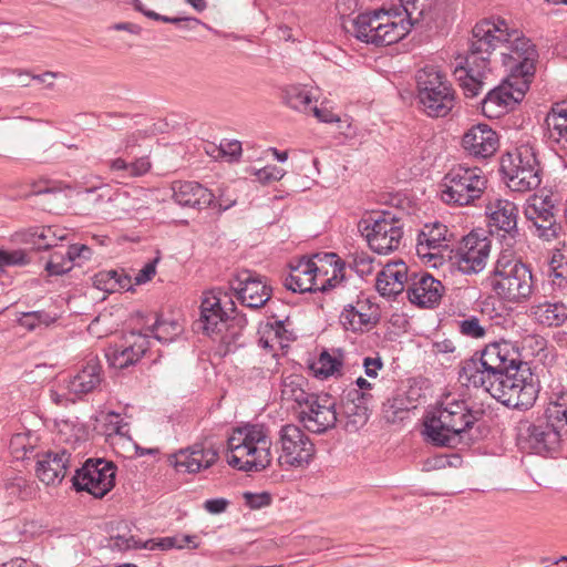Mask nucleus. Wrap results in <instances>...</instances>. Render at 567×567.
<instances>
[{
    "instance_id": "obj_6",
    "label": "nucleus",
    "mask_w": 567,
    "mask_h": 567,
    "mask_svg": "<svg viewBox=\"0 0 567 567\" xmlns=\"http://www.w3.org/2000/svg\"><path fill=\"white\" fill-rule=\"evenodd\" d=\"M417 103L429 117L447 116L455 106L456 94L445 73L425 65L415 74Z\"/></svg>"
},
{
    "instance_id": "obj_21",
    "label": "nucleus",
    "mask_w": 567,
    "mask_h": 567,
    "mask_svg": "<svg viewBox=\"0 0 567 567\" xmlns=\"http://www.w3.org/2000/svg\"><path fill=\"white\" fill-rule=\"evenodd\" d=\"M486 214L489 216L491 226H495L504 234L502 237L507 247H513L522 238L517 228L518 208L508 200L494 198L486 204Z\"/></svg>"
},
{
    "instance_id": "obj_5",
    "label": "nucleus",
    "mask_w": 567,
    "mask_h": 567,
    "mask_svg": "<svg viewBox=\"0 0 567 567\" xmlns=\"http://www.w3.org/2000/svg\"><path fill=\"white\" fill-rule=\"evenodd\" d=\"M486 282L501 299L509 302L524 301L533 291L532 270L507 249L498 256Z\"/></svg>"
},
{
    "instance_id": "obj_58",
    "label": "nucleus",
    "mask_w": 567,
    "mask_h": 567,
    "mask_svg": "<svg viewBox=\"0 0 567 567\" xmlns=\"http://www.w3.org/2000/svg\"><path fill=\"white\" fill-rule=\"evenodd\" d=\"M151 169V162L147 156H141L134 162L128 163V176L140 177L145 175Z\"/></svg>"
},
{
    "instance_id": "obj_19",
    "label": "nucleus",
    "mask_w": 567,
    "mask_h": 567,
    "mask_svg": "<svg viewBox=\"0 0 567 567\" xmlns=\"http://www.w3.org/2000/svg\"><path fill=\"white\" fill-rule=\"evenodd\" d=\"M227 303L228 301L223 305L221 289H212L203 293L198 324L204 334L215 339L223 332L224 326L233 317L228 313Z\"/></svg>"
},
{
    "instance_id": "obj_44",
    "label": "nucleus",
    "mask_w": 567,
    "mask_h": 567,
    "mask_svg": "<svg viewBox=\"0 0 567 567\" xmlns=\"http://www.w3.org/2000/svg\"><path fill=\"white\" fill-rule=\"evenodd\" d=\"M323 259L333 266V274L320 287H316V291L327 292L344 281L346 262L334 252L321 254Z\"/></svg>"
},
{
    "instance_id": "obj_60",
    "label": "nucleus",
    "mask_w": 567,
    "mask_h": 567,
    "mask_svg": "<svg viewBox=\"0 0 567 567\" xmlns=\"http://www.w3.org/2000/svg\"><path fill=\"white\" fill-rule=\"evenodd\" d=\"M229 505V502L226 498H210L205 501L203 507L210 514H221L224 513Z\"/></svg>"
},
{
    "instance_id": "obj_50",
    "label": "nucleus",
    "mask_w": 567,
    "mask_h": 567,
    "mask_svg": "<svg viewBox=\"0 0 567 567\" xmlns=\"http://www.w3.org/2000/svg\"><path fill=\"white\" fill-rule=\"evenodd\" d=\"M66 236L68 234L64 229L47 227L38 235V239L34 241V245L39 250L56 249L60 247L59 241L66 239Z\"/></svg>"
},
{
    "instance_id": "obj_33",
    "label": "nucleus",
    "mask_w": 567,
    "mask_h": 567,
    "mask_svg": "<svg viewBox=\"0 0 567 567\" xmlns=\"http://www.w3.org/2000/svg\"><path fill=\"white\" fill-rule=\"evenodd\" d=\"M545 124L549 140L567 150V101L553 104Z\"/></svg>"
},
{
    "instance_id": "obj_38",
    "label": "nucleus",
    "mask_w": 567,
    "mask_h": 567,
    "mask_svg": "<svg viewBox=\"0 0 567 567\" xmlns=\"http://www.w3.org/2000/svg\"><path fill=\"white\" fill-rule=\"evenodd\" d=\"M384 19V12L374 11L372 13H360L351 20V29L344 28L352 32L353 35L365 43H371L370 38L379 29L381 21Z\"/></svg>"
},
{
    "instance_id": "obj_59",
    "label": "nucleus",
    "mask_w": 567,
    "mask_h": 567,
    "mask_svg": "<svg viewBox=\"0 0 567 567\" xmlns=\"http://www.w3.org/2000/svg\"><path fill=\"white\" fill-rule=\"evenodd\" d=\"M158 258H155L144 265L134 278L135 285H143L150 281L156 274Z\"/></svg>"
},
{
    "instance_id": "obj_54",
    "label": "nucleus",
    "mask_w": 567,
    "mask_h": 567,
    "mask_svg": "<svg viewBox=\"0 0 567 567\" xmlns=\"http://www.w3.org/2000/svg\"><path fill=\"white\" fill-rule=\"evenodd\" d=\"M28 262L25 254L21 250L8 251L0 249V268L21 266Z\"/></svg>"
},
{
    "instance_id": "obj_55",
    "label": "nucleus",
    "mask_w": 567,
    "mask_h": 567,
    "mask_svg": "<svg viewBox=\"0 0 567 567\" xmlns=\"http://www.w3.org/2000/svg\"><path fill=\"white\" fill-rule=\"evenodd\" d=\"M373 259L367 254L355 255L350 268L353 269L361 278L373 271Z\"/></svg>"
},
{
    "instance_id": "obj_1",
    "label": "nucleus",
    "mask_w": 567,
    "mask_h": 567,
    "mask_svg": "<svg viewBox=\"0 0 567 567\" xmlns=\"http://www.w3.org/2000/svg\"><path fill=\"white\" fill-rule=\"evenodd\" d=\"M458 378L517 410L530 409L538 395V385L519 347L506 340L492 342L462 361Z\"/></svg>"
},
{
    "instance_id": "obj_15",
    "label": "nucleus",
    "mask_w": 567,
    "mask_h": 567,
    "mask_svg": "<svg viewBox=\"0 0 567 567\" xmlns=\"http://www.w3.org/2000/svg\"><path fill=\"white\" fill-rule=\"evenodd\" d=\"M279 443L281 454L278 457V462L280 465L302 467L308 465L315 456V444L309 436L295 424H286L280 429Z\"/></svg>"
},
{
    "instance_id": "obj_41",
    "label": "nucleus",
    "mask_w": 567,
    "mask_h": 567,
    "mask_svg": "<svg viewBox=\"0 0 567 567\" xmlns=\"http://www.w3.org/2000/svg\"><path fill=\"white\" fill-rule=\"evenodd\" d=\"M282 102L290 109L298 112H308L311 109L312 99L310 93L301 86L291 85L282 90Z\"/></svg>"
},
{
    "instance_id": "obj_13",
    "label": "nucleus",
    "mask_w": 567,
    "mask_h": 567,
    "mask_svg": "<svg viewBox=\"0 0 567 567\" xmlns=\"http://www.w3.org/2000/svg\"><path fill=\"white\" fill-rule=\"evenodd\" d=\"M115 466L103 458H89L75 470L72 484L75 491H85L95 498L104 497L115 485Z\"/></svg>"
},
{
    "instance_id": "obj_52",
    "label": "nucleus",
    "mask_w": 567,
    "mask_h": 567,
    "mask_svg": "<svg viewBox=\"0 0 567 567\" xmlns=\"http://www.w3.org/2000/svg\"><path fill=\"white\" fill-rule=\"evenodd\" d=\"M458 330L463 336L472 339H482L486 334V329L475 316L458 321Z\"/></svg>"
},
{
    "instance_id": "obj_49",
    "label": "nucleus",
    "mask_w": 567,
    "mask_h": 567,
    "mask_svg": "<svg viewBox=\"0 0 567 567\" xmlns=\"http://www.w3.org/2000/svg\"><path fill=\"white\" fill-rule=\"evenodd\" d=\"M72 268L73 265L70 264L63 246H60L51 252L45 265V270L49 276H61L69 272Z\"/></svg>"
},
{
    "instance_id": "obj_28",
    "label": "nucleus",
    "mask_w": 567,
    "mask_h": 567,
    "mask_svg": "<svg viewBox=\"0 0 567 567\" xmlns=\"http://www.w3.org/2000/svg\"><path fill=\"white\" fill-rule=\"evenodd\" d=\"M410 280L411 271L400 260L384 266L377 276L375 288L382 297L395 299L405 290V285H410Z\"/></svg>"
},
{
    "instance_id": "obj_64",
    "label": "nucleus",
    "mask_w": 567,
    "mask_h": 567,
    "mask_svg": "<svg viewBox=\"0 0 567 567\" xmlns=\"http://www.w3.org/2000/svg\"><path fill=\"white\" fill-rule=\"evenodd\" d=\"M107 276L104 271L97 272L93 278L94 286L100 290L112 291V284L107 280Z\"/></svg>"
},
{
    "instance_id": "obj_25",
    "label": "nucleus",
    "mask_w": 567,
    "mask_h": 567,
    "mask_svg": "<svg viewBox=\"0 0 567 567\" xmlns=\"http://www.w3.org/2000/svg\"><path fill=\"white\" fill-rule=\"evenodd\" d=\"M321 260V254L303 256L296 265L290 264V272L284 279L286 289L292 292H316V276L320 270L313 259Z\"/></svg>"
},
{
    "instance_id": "obj_18",
    "label": "nucleus",
    "mask_w": 567,
    "mask_h": 567,
    "mask_svg": "<svg viewBox=\"0 0 567 567\" xmlns=\"http://www.w3.org/2000/svg\"><path fill=\"white\" fill-rule=\"evenodd\" d=\"M336 406L337 401L331 394L317 393L301 410L299 419L308 431L321 434L336 426L339 420Z\"/></svg>"
},
{
    "instance_id": "obj_4",
    "label": "nucleus",
    "mask_w": 567,
    "mask_h": 567,
    "mask_svg": "<svg viewBox=\"0 0 567 567\" xmlns=\"http://www.w3.org/2000/svg\"><path fill=\"white\" fill-rule=\"evenodd\" d=\"M271 441L261 425L247 424L228 439V464L243 472H261L272 460Z\"/></svg>"
},
{
    "instance_id": "obj_34",
    "label": "nucleus",
    "mask_w": 567,
    "mask_h": 567,
    "mask_svg": "<svg viewBox=\"0 0 567 567\" xmlns=\"http://www.w3.org/2000/svg\"><path fill=\"white\" fill-rule=\"evenodd\" d=\"M532 82L533 79L523 78L517 74L514 75L511 72L502 81L498 87L503 100H505L507 111L513 110L522 102Z\"/></svg>"
},
{
    "instance_id": "obj_40",
    "label": "nucleus",
    "mask_w": 567,
    "mask_h": 567,
    "mask_svg": "<svg viewBox=\"0 0 567 567\" xmlns=\"http://www.w3.org/2000/svg\"><path fill=\"white\" fill-rule=\"evenodd\" d=\"M413 408L414 405H412L409 398L404 394H396L383 403V417L388 423H396L406 419Z\"/></svg>"
},
{
    "instance_id": "obj_8",
    "label": "nucleus",
    "mask_w": 567,
    "mask_h": 567,
    "mask_svg": "<svg viewBox=\"0 0 567 567\" xmlns=\"http://www.w3.org/2000/svg\"><path fill=\"white\" fill-rule=\"evenodd\" d=\"M501 172L507 186L514 192H528L537 188L542 183L539 162L534 148L528 145H522L515 154L503 157Z\"/></svg>"
},
{
    "instance_id": "obj_23",
    "label": "nucleus",
    "mask_w": 567,
    "mask_h": 567,
    "mask_svg": "<svg viewBox=\"0 0 567 567\" xmlns=\"http://www.w3.org/2000/svg\"><path fill=\"white\" fill-rule=\"evenodd\" d=\"M150 348L147 333L131 331L124 344L110 347L105 353L109 364L116 369H125L135 364Z\"/></svg>"
},
{
    "instance_id": "obj_53",
    "label": "nucleus",
    "mask_w": 567,
    "mask_h": 567,
    "mask_svg": "<svg viewBox=\"0 0 567 567\" xmlns=\"http://www.w3.org/2000/svg\"><path fill=\"white\" fill-rule=\"evenodd\" d=\"M243 497L245 499L246 506H248L251 509H260L262 507L269 506L272 501L271 494L268 492H245L243 494Z\"/></svg>"
},
{
    "instance_id": "obj_20",
    "label": "nucleus",
    "mask_w": 567,
    "mask_h": 567,
    "mask_svg": "<svg viewBox=\"0 0 567 567\" xmlns=\"http://www.w3.org/2000/svg\"><path fill=\"white\" fill-rule=\"evenodd\" d=\"M371 400L370 393L361 392L353 384L343 390L340 414L346 419L343 427L347 432L354 433L367 424L371 414Z\"/></svg>"
},
{
    "instance_id": "obj_62",
    "label": "nucleus",
    "mask_w": 567,
    "mask_h": 567,
    "mask_svg": "<svg viewBox=\"0 0 567 567\" xmlns=\"http://www.w3.org/2000/svg\"><path fill=\"white\" fill-rule=\"evenodd\" d=\"M111 172L116 173L117 177L126 178L128 176V163L123 158H115L109 162Z\"/></svg>"
},
{
    "instance_id": "obj_3",
    "label": "nucleus",
    "mask_w": 567,
    "mask_h": 567,
    "mask_svg": "<svg viewBox=\"0 0 567 567\" xmlns=\"http://www.w3.org/2000/svg\"><path fill=\"white\" fill-rule=\"evenodd\" d=\"M484 413L482 406L471 404L467 400L446 398L435 412L425 417L424 433L432 444L451 447L483 419Z\"/></svg>"
},
{
    "instance_id": "obj_27",
    "label": "nucleus",
    "mask_w": 567,
    "mask_h": 567,
    "mask_svg": "<svg viewBox=\"0 0 567 567\" xmlns=\"http://www.w3.org/2000/svg\"><path fill=\"white\" fill-rule=\"evenodd\" d=\"M71 466V453L66 450L48 451L37 462L38 478L47 485H58L65 477Z\"/></svg>"
},
{
    "instance_id": "obj_51",
    "label": "nucleus",
    "mask_w": 567,
    "mask_h": 567,
    "mask_svg": "<svg viewBox=\"0 0 567 567\" xmlns=\"http://www.w3.org/2000/svg\"><path fill=\"white\" fill-rule=\"evenodd\" d=\"M110 547L114 550L126 551L130 549L148 548L150 542H142L135 538L134 535L127 533L117 534L111 538Z\"/></svg>"
},
{
    "instance_id": "obj_43",
    "label": "nucleus",
    "mask_w": 567,
    "mask_h": 567,
    "mask_svg": "<svg viewBox=\"0 0 567 567\" xmlns=\"http://www.w3.org/2000/svg\"><path fill=\"white\" fill-rule=\"evenodd\" d=\"M550 421L559 429L563 437L567 436V392L556 394L545 410Z\"/></svg>"
},
{
    "instance_id": "obj_30",
    "label": "nucleus",
    "mask_w": 567,
    "mask_h": 567,
    "mask_svg": "<svg viewBox=\"0 0 567 567\" xmlns=\"http://www.w3.org/2000/svg\"><path fill=\"white\" fill-rule=\"evenodd\" d=\"M173 198L182 207L203 209L214 203V194L194 181H176L172 184Z\"/></svg>"
},
{
    "instance_id": "obj_22",
    "label": "nucleus",
    "mask_w": 567,
    "mask_h": 567,
    "mask_svg": "<svg viewBox=\"0 0 567 567\" xmlns=\"http://www.w3.org/2000/svg\"><path fill=\"white\" fill-rule=\"evenodd\" d=\"M444 291L442 282L431 274L411 271L410 285L406 289V296L411 303L420 308H434L440 303Z\"/></svg>"
},
{
    "instance_id": "obj_17",
    "label": "nucleus",
    "mask_w": 567,
    "mask_h": 567,
    "mask_svg": "<svg viewBox=\"0 0 567 567\" xmlns=\"http://www.w3.org/2000/svg\"><path fill=\"white\" fill-rule=\"evenodd\" d=\"M237 300L250 309H259L270 300L272 289L259 274L243 269L229 281Z\"/></svg>"
},
{
    "instance_id": "obj_24",
    "label": "nucleus",
    "mask_w": 567,
    "mask_h": 567,
    "mask_svg": "<svg viewBox=\"0 0 567 567\" xmlns=\"http://www.w3.org/2000/svg\"><path fill=\"white\" fill-rule=\"evenodd\" d=\"M169 460L177 472L194 474L213 466L218 460V452L204 444H194L174 453Z\"/></svg>"
},
{
    "instance_id": "obj_61",
    "label": "nucleus",
    "mask_w": 567,
    "mask_h": 567,
    "mask_svg": "<svg viewBox=\"0 0 567 567\" xmlns=\"http://www.w3.org/2000/svg\"><path fill=\"white\" fill-rule=\"evenodd\" d=\"M383 362L380 357L370 358L367 357L363 359V368L364 372L369 378H375L378 375V371L382 369Z\"/></svg>"
},
{
    "instance_id": "obj_56",
    "label": "nucleus",
    "mask_w": 567,
    "mask_h": 567,
    "mask_svg": "<svg viewBox=\"0 0 567 567\" xmlns=\"http://www.w3.org/2000/svg\"><path fill=\"white\" fill-rule=\"evenodd\" d=\"M147 542H150L147 549H151V550H154V549L167 550L171 548H177V549L185 548V544H182L179 542V535L167 536V537L159 538L157 540L148 539Z\"/></svg>"
},
{
    "instance_id": "obj_36",
    "label": "nucleus",
    "mask_w": 567,
    "mask_h": 567,
    "mask_svg": "<svg viewBox=\"0 0 567 567\" xmlns=\"http://www.w3.org/2000/svg\"><path fill=\"white\" fill-rule=\"evenodd\" d=\"M379 318H372L371 315L363 312L362 308H357L352 303L344 306L340 315V323L347 331L363 332L374 327Z\"/></svg>"
},
{
    "instance_id": "obj_11",
    "label": "nucleus",
    "mask_w": 567,
    "mask_h": 567,
    "mask_svg": "<svg viewBox=\"0 0 567 567\" xmlns=\"http://www.w3.org/2000/svg\"><path fill=\"white\" fill-rule=\"evenodd\" d=\"M410 27L436 31L453 19L455 0H400Z\"/></svg>"
},
{
    "instance_id": "obj_37",
    "label": "nucleus",
    "mask_w": 567,
    "mask_h": 567,
    "mask_svg": "<svg viewBox=\"0 0 567 567\" xmlns=\"http://www.w3.org/2000/svg\"><path fill=\"white\" fill-rule=\"evenodd\" d=\"M535 319L546 327H560L567 320V307L561 301H545L533 307Z\"/></svg>"
},
{
    "instance_id": "obj_45",
    "label": "nucleus",
    "mask_w": 567,
    "mask_h": 567,
    "mask_svg": "<svg viewBox=\"0 0 567 567\" xmlns=\"http://www.w3.org/2000/svg\"><path fill=\"white\" fill-rule=\"evenodd\" d=\"M153 338L162 343L172 342L182 332L178 322L174 320H163L159 317L147 328Z\"/></svg>"
},
{
    "instance_id": "obj_2",
    "label": "nucleus",
    "mask_w": 567,
    "mask_h": 567,
    "mask_svg": "<svg viewBox=\"0 0 567 567\" xmlns=\"http://www.w3.org/2000/svg\"><path fill=\"white\" fill-rule=\"evenodd\" d=\"M508 35V23L502 18L483 19L472 29L468 49L454 74L466 97L477 96L485 86L492 52Z\"/></svg>"
},
{
    "instance_id": "obj_47",
    "label": "nucleus",
    "mask_w": 567,
    "mask_h": 567,
    "mask_svg": "<svg viewBox=\"0 0 567 567\" xmlns=\"http://www.w3.org/2000/svg\"><path fill=\"white\" fill-rule=\"evenodd\" d=\"M131 1V4L134 7V9L141 13H143L145 17L152 19V20H155V21H161V22H164V23H172V24H177L179 25L181 23L185 22L186 24L183 25V28L185 29H190L192 27L189 25V23H194L195 25H198L200 24V20L197 19V18H189V17H185V18H171V17H167V16H162L153 10H147L145 8V6L143 4V2L141 0H130Z\"/></svg>"
},
{
    "instance_id": "obj_29",
    "label": "nucleus",
    "mask_w": 567,
    "mask_h": 567,
    "mask_svg": "<svg viewBox=\"0 0 567 567\" xmlns=\"http://www.w3.org/2000/svg\"><path fill=\"white\" fill-rule=\"evenodd\" d=\"M402 12L404 11L400 8V3L393 4L384 12V19L381 21L379 29L370 38L371 44L382 47L391 45L409 34L412 27L408 24V18L400 19L399 22L391 20V16L394 18L401 17Z\"/></svg>"
},
{
    "instance_id": "obj_14",
    "label": "nucleus",
    "mask_w": 567,
    "mask_h": 567,
    "mask_svg": "<svg viewBox=\"0 0 567 567\" xmlns=\"http://www.w3.org/2000/svg\"><path fill=\"white\" fill-rule=\"evenodd\" d=\"M558 208L553 195H532L525 204L524 215L534 227V235L545 241L557 239L561 225L557 220Z\"/></svg>"
},
{
    "instance_id": "obj_7",
    "label": "nucleus",
    "mask_w": 567,
    "mask_h": 567,
    "mask_svg": "<svg viewBox=\"0 0 567 567\" xmlns=\"http://www.w3.org/2000/svg\"><path fill=\"white\" fill-rule=\"evenodd\" d=\"M358 228L369 247L379 255L396 250L403 237V223L391 210L373 212L363 217Z\"/></svg>"
},
{
    "instance_id": "obj_26",
    "label": "nucleus",
    "mask_w": 567,
    "mask_h": 567,
    "mask_svg": "<svg viewBox=\"0 0 567 567\" xmlns=\"http://www.w3.org/2000/svg\"><path fill=\"white\" fill-rule=\"evenodd\" d=\"M499 145L498 136L486 124L472 126L462 138L464 151L475 158H487L494 155Z\"/></svg>"
},
{
    "instance_id": "obj_31",
    "label": "nucleus",
    "mask_w": 567,
    "mask_h": 567,
    "mask_svg": "<svg viewBox=\"0 0 567 567\" xmlns=\"http://www.w3.org/2000/svg\"><path fill=\"white\" fill-rule=\"evenodd\" d=\"M102 364L96 358H90L83 368L69 381L71 393L83 396L95 391L103 381Z\"/></svg>"
},
{
    "instance_id": "obj_12",
    "label": "nucleus",
    "mask_w": 567,
    "mask_h": 567,
    "mask_svg": "<svg viewBox=\"0 0 567 567\" xmlns=\"http://www.w3.org/2000/svg\"><path fill=\"white\" fill-rule=\"evenodd\" d=\"M502 45L506 48V51L502 52V56L503 64L508 71L514 75L534 79L538 51L532 40L519 30L508 25V35H505Z\"/></svg>"
},
{
    "instance_id": "obj_16",
    "label": "nucleus",
    "mask_w": 567,
    "mask_h": 567,
    "mask_svg": "<svg viewBox=\"0 0 567 567\" xmlns=\"http://www.w3.org/2000/svg\"><path fill=\"white\" fill-rule=\"evenodd\" d=\"M489 251L491 240L472 231L460 241L451 257V266L464 275L478 274L485 268Z\"/></svg>"
},
{
    "instance_id": "obj_57",
    "label": "nucleus",
    "mask_w": 567,
    "mask_h": 567,
    "mask_svg": "<svg viewBox=\"0 0 567 567\" xmlns=\"http://www.w3.org/2000/svg\"><path fill=\"white\" fill-rule=\"evenodd\" d=\"M284 169L275 165L265 166L264 168L258 169L256 173L257 178L264 184L280 181L284 177Z\"/></svg>"
},
{
    "instance_id": "obj_48",
    "label": "nucleus",
    "mask_w": 567,
    "mask_h": 567,
    "mask_svg": "<svg viewBox=\"0 0 567 567\" xmlns=\"http://www.w3.org/2000/svg\"><path fill=\"white\" fill-rule=\"evenodd\" d=\"M56 319V313H50L44 310H37L21 313L18 322L21 327L32 331L40 326L49 327L55 322Z\"/></svg>"
},
{
    "instance_id": "obj_10",
    "label": "nucleus",
    "mask_w": 567,
    "mask_h": 567,
    "mask_svg": "<svg viewBox=\"0 0 567 567\" xmlns=\"http://www.w3.org/2000/svg\"><path fill=\"white\" fill-rule=\"evenodd\" d=\"M486 184L481 168L458 165L443 178L442 199L447 204L468 205L482 196Z\"/></svg>"
},
{
    "instance_id": "obj_32",
    "label": "nucleus",
    "mask_w": 567,
    "mask_h": 567,
    "mask_svg": "<svg viewBox=\"0 0 567 567\" xmlns=\"http://www.w3.org/2000/svg\"><path fill=\"white\" fill-rule=\"evenodd\" d=\"M229 311L234 316L224 326L223 332L215 337L218 339L224 348V354L235 352L237 349L245 346L244 330L247 326L246 315L236 311L235 302L228 298Z\"/></svg>"
},
{
    "instance_id": "obj_42",
    "label": "nucleus",
    "mask_w": 567,
    "mask_h": 567,
    "mask_svg": "<svg viewBox=\"0 0 567 567\" xmlns=\"http://www.w3.org/2000/svg\"><path fill=\"white\" fill-rule=\"evenodd\" d=\"M342 351L340 350V354ZM342 359L331 355L327 350H323L319 358L310 364V370L313 375L319 379H327L334 373L339 372L342 368Z\"/></svg>"
},
{
    "instance_id": "obj_39",
    "label": "nucleus",
    "mask_w": 567,
    "mask_h": 567,
    "mask_svg": "<svg viewBox=\"0 0 567 567\" xmlns=\"http://www.w3.org/2000/svg\"><path fill=\"white\" fill-rule=\"evenodd\" d=\"M425 229L417 236L416 250L419 255L426 256L425 249H435L440 247H447L445 244L449 241V229L445 225L436 221L432 225H425Z\"/></svg>"
},
{
    "instance_id": "obj_63",
    "label": "nucleus",
    "mask_w": 567,
    "mask_h": 567,
    "mask_svg": "<svg viewBox=\"0 0 567 567\" xmlns=\"http://www.w3.org/2000/svg\"><path fill=\"white\" fill-rule=\"evenodd\" d=\"M309 111H312L313 115L322 123H334L339 121V117L331 111L318 106H311Z\"/></svg>"
},
{
    "instance_id": "obj_46",
    "label": "nucleus",
    "mask_w": 567,
    "mask_h": 567,
    "mask_svg": "<svg viewBox=\"0 0 567 567\" xmlns=\"http://www.w3.org/2000/svg\"><path fill=\"white\" fill-rule=\"evenodd\" d=\"M498 85L491 89L485 97L482 100V112L485 116L493 118L499 117L502 114L507 113L506 103L504 102Z\"/></svg>"
},
{
    "instance_id": "obj_9",
    "label": "nucleus",
    "mask_w": 567,
    "mask_h": 567,
    "mask_svg": "<svg viewBox=\"0 0 567 567\" xmlns=\"http://www.w3.org/2000/svg\"><path fill=\"white\" fill-rule=\"evenodd\" d=\"M517 445L528 453L547 456L558 451L563 435L545 411L535 421L523 420L517 425Z\"/></svg>"
},
{
    "instance_id": "obj_35",
    "label": "nucleus",
    "mask_w": 567,
    "mask_h": 567,
    "mask_svg": "<svg viewBox=\"0 0 567 567\" xmlns=\"http://www.w3.org/2000/svg\"><path fill=\"white\" fill-rule=\"evenodd\" d=\"M308 381L302 375L290 374L282 379L281 396L284 400L296 402L303 409L317 394L309 392L306 389Z\"/></svg>"
}]
</instances>
